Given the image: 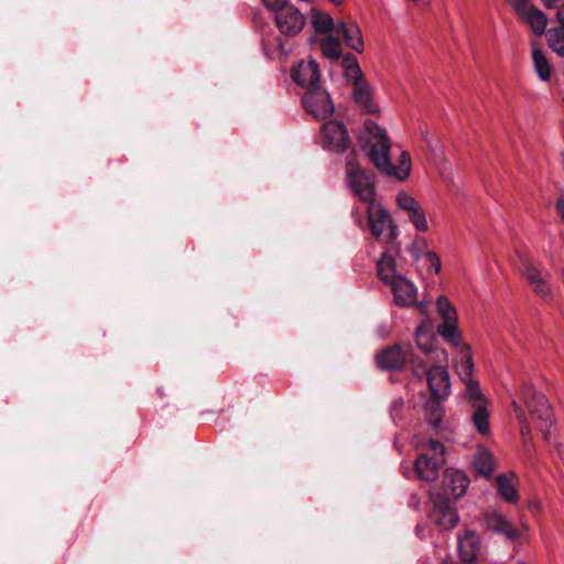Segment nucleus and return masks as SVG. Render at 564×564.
Instances as JSON below:
<instances>
[{
	"label": "nucleus",
	"instance_id": "20e7f679",
	"mask_svg": "<svg viewBox=\"0 0 564 564\" xmlns=\"http://www.w3.org/2000/svg\"><path fill=\"white\" fill-rule=\"evenodd\" d=\"M521 397L531 417L539 422V430L542 432L543 437L545 441L551 442L553 413L545 395L534 390L532 386L523 384L521 388Z\"/></svg>",
	"mask_w": 564,
	"mask_h": 564
},
{
	"label": "nucleus",
	"instance_id": "49530a36",
	"mask_svg": "<svg viewBox=\"0 0 564 564\" xmlns=\"http://www.w3.org/2000/svg\"><path fill=\"white\" fill-rule=\"evenodd\" d=\"M401 405H402V401L401 400H398V401L393 402V409L394 408H400Z\"/></svg>",
	"mask_w": 564,
	"mask_h": 564
},
{
	"label": "nucleus",
	"instance_id": "c03bdc74",
	"mask_svg": "<svg viewBox=\"0 0 564 564\" xmlns=\"http://www.w3.org/2000/svg\"><path fill=\"white\" fill-rule=\"evenodd\" d=\"M328 1L335 6H341L346 0H328Z\"/></svg>",
	"mask_w": 564,
	"mask_h": 564
},
{
	"label": "nucleus",
	"instance_id": "bb28decb",
	"mask_svg": "<svg viewBox=\"0 0 564 564\" xmlns=\"http://www.w3.org/2000/svg\"><path fill=\"white\" fill-rule=\"evenodd\" d=\"M532 59L539 78L542 82H549L552 75V67L543 51L534 45L532 46Z\"/></svg>",
	"mask_w": 564,
	"mask_h": 564
},
{
	"label": "nucleus",
	"instance_id": "c756f323",
	"mask_svg": "<svg viewBox=\"0 0 564 564\" xmlns=\"http://www.w3.org/2000/svg\"><path fill=\"white\" fill-rule=\"evenodd\" d=\"M473 410L471 421L477 432L481 435H488L490 432L488 404L473 408Z\"/></svg>",
	"mask_w": 564,
	"mask_h": 564
},
{
	"label": "nucleus",
	"instance_id": "b1692460",
	"mask_svg": "<svg viewBox=\"0 0 564 564\" xmlns=\"http://www.w3.org/2000/svg\"><path fill=\"white\" fill-rule=\"evenodd\" d=\"M440 400L433 397L424 406L425 420L436 431L444 429L443 416L445 410Z\"/></svg>",
	"mask_w": 564,
	"mask_h": 564
},
{
	"label": "nucleus",
	"instance_id": "9d476101",
	"mask_svg": "<svg viewBox=\"0 0 564 564\" xmlns=\"http://www.w3.org/2000/svg\"><path fill=\"white\" fill-rule=\"evenodd\" d=\"M484 522L486 528L496 533L503 535L509 541L521 539L527 532V527L516 528L510 520L499 510L491 509L484 513Z\"/></svg>",
	"mask_w": 564,
	"mask_h": 564
},
{
	"label": "nucleus",
	"instance_id": "f704fd0d",
	"mask_svg": "<svg viewBox=\"0 0 564 564\" xmlns=\"http://www.w3.org/2000/svg\"><path fill=\"white\" fill-rule=\"evenodd\" d=\"M437 308L443 318V322L457 321V313L455 307L449 303L447 297L440 296L437 299Z\"/></svg>",
	"mask_w": 564,
	"mask_h": 564
},
{
	"label": "nucleus",
	"instance_id": "9b49d317",
	"mask_svg": "<svg viewBox=\"0 0 564 564\" xmlns=\"http://www.w3.org/2000/svg\"><path fill=\"white\" fill-rule=\"evenodd\" d=\"M274 20L280 32L286 36L299 34L306 24L304 14L290 3L278 9Z\"/></svg>",
	"mask_w": 564,
	"mask_h": 564
},
{
	"label": "nucleus",
	"instance_id": "2eb2a0df",
	"mask_svg": "<svg viewBox=\"0 0 564 564\" xmlns=\"http://www.w3.org/2000/svg\"><path fill=\"white\" fill-rule=\"evenodd\" d=\"M415 359H419V356L408 355L400 346L394 345L381 350L376 357V362L381 369L399 370L406 361L412 365Z\"/></svg>",
	"mask_w": 564,
	"mask_h": 564
},
{
	"label": "nucleus",
	"instance_id": "09e8293b",
	"mask_svg": "<svg viewBox=\"0 0 564 564\" xmlns=\"http://www.w3.org/2000/svg\"><path fill=\"white\" fill-rule=\"evenodd\" d=\"M442 564H454V562L452 560H449V561H444Z\"/></svg>",
	"mask_w": 564,
	"mask_h": 564
},
{
	"label": "nucleus",
	"instance_id": "f03ea898",
	"mask_svg": "<svg viewBox=\"0 0 564 564\" xmlns=\"http://www.w3.org/2000/svg\"><path fill=\"white\" fill-rule=\"evenodd\" d=\"M358 144L373 166L382 174L404 181L411 173L412 162L408 151H402L398 165L390 161L391 140L387 130L371 119L364 122Z\"/></svg>",
	"mask_w": 564,
	"mask_h": 564
},
{
	"label": "nucleus",
	"instance_id": "4be33fe9",
	"mask_svg": "<svg viewBox=\"0 0 564 564\" xmlns=\"http://www.w3.org/2000/svg\"><path fill=\"white\" fill-rule=\"evenodd\" d=\"M455 368L462 381L473 379L475 366L469 345L464 344L458 348Z\"/></svg>",
	"mask_w": 564,
	"mask_h": 564
},
{
	"label": "nucleus",
	"instance_id": "8fccbe9b",
	"mask_svg": "<svg viewBox=\"0 0 564 564\" xmlns=\"http://www.w3.org/2000/svg\"><path fill=\"white\" fill-rule=\"evenodd\" d=\"M465 564H478V563H476V561H475V562H471V563H465Z\"/></svg>",
	"mask_w": 564,
	"mask_h": 564
},
{
	"label": "nucleus",
	"instance_id": "4468645a",
	"mask_svg": "<svg viewBox=\"0 0 564 564\" xmlns=\"http://www.w3.org/2000/svg\"><path fill=\"white\" fill-rule=\"evenodd\" d=\"M395 200L398 207L406 214L409 220L417 231L426 232L430 229L426 214L419 200L406 192H400Z\"/></svg>",
	"mask_w": 564,
	"mask_h": 564
},
{
	"label": "nucleus",
	"instance_id": "473e14b6",
	"mask_svg": "<svg viewBox=\"0 0 564 564\" xmlns=\"http://www.w3.org/2000/svg\"><path fill=\"white\" fill-rule=\"evenodd\" d=\"M550 47L560 56L564 57V29L552 28L547 33Z\"/></svg>",
	"mask_w": 564,
	"mask_h": 564
},
{
	"label": "nucleus",
	"instance_id": "c9c22d12",
	"mask_svg": "<svg viewBox=\"0 0 564 564\" xmlns=\"http://www.w3.org/2000/svg\"><path fill=\"white\" fill-rule=\"evenodd\" d=\"M426 246H427V241L425 238L416 237L409 248V251H410L411 256L413 257V259L419 261L421 259V256L426 252V251H424Z\"/></svg>",
	"mask_w": 564,
	"mask_h": 564
},
{
	"label": "nucleus",
	"instance_id": "393cba45",
	"mask_svg": "<svg viewBox=\"0 0 564 564\" xmlns=\"http://www.w3.org/2000/svg\"><path fill=\"white\" fill-rule=\"evenodd\" d=\"M466 388L464 391V399L470 405V408H479L485 404H489L487 398L482 394L478 381L474 379L465 380Z\"/></svg>",
	"mask_w": 564,
	"mask_h": 564
},
{
	"label": "nucleus",
	"instance_id": "6ab92c4d",
	"mask_svg": "<svg viewBox=\"0 0 564 564\" xmlns=\"http://www.w3.org/2000/svg\"><path fill=\"white\" fill-rule=\"evenodd\" d=\"M481 550V540L475 530H465L458 535V554L464 563L475 562Z\"/></svg>",
	"mask_w": 564,
	"mask_h": 564
},
{
	"label": "nucleus",
	"instance_id": "f257e3e1",
	"mask_svg": "<svg viewBox=\"0 0 564 564\" xmlns=\"http://www.w3.org/2000/svg\"><path fill=\"white\" fill-rule=\"evenodd\" d=\"M432 330L430 321H423L415 330L416 345L424 357L412 361V372L419 380L426 378L434 398L446 399L451 393V378L446 366L448 355L444 349L433 348Z\"/></svg>",
	"mask_w": 564,
	"mask_h": 564
},
{
	"label": "nucleus",
	"instance_id": "a211bd4d",
	"mask_svg": "<svg viewBox=\"0 0 564 564\" xmlns=\"http://www.w3.org/2000/svg\"><path fill=\"white\" fill-rule=\"evenodd\" d=\"M292 78L306 89L319 85V68L313 58L301 61L292 68Z\"/></svg>",
	"mask_w": 564,
	"mask_h": 564
},
{
	"label": "nucleus",
	"instance_id": "412c9836",
	"mask_svg": "<svg viewBox=\"0 0 564 564\" xmlns=\"http://www.w3.org/2000/svg\"><path fill=\"white\" fill-rule=\"evenodd\" d=\"M337 33L341 34L345 43L351 50L360 53L364 50V40L361 35V31L357 23L355 22H339L337 28Z\"/></svg>",
	"mask_w": 564,
	"mask_h": 564
},
{
	"label": "nucleus",
	"instance_id": "79ce46f5",
	"mask_svg": "<svg viewBox=\"0 0 564 564\" xmlns=\"http://www.w3.org/2000/svg\"><path fill=\"white\" fill-rule=\"evenodd\" d=\"M507 2H509L512 8L516 7V4H523V3H529L531 2V0H506Z\"/></svg>",
	"mask_w": 564,
	"mask_h": 564
},
{
	"label": "nucleus",
	"instance_id": "2f4dec72",
	"mask_svg": "<svg viewBox=\"0 0 564 564\" xmlns=\"http://www.w3.org/2000/svg\"><path fill=\"white\" fill-rule=\"evenodd\" d=\"M321 51L325 57L338 59L341 55V44L337 39L328 35L321 41Z\"/></svg>",
	"mask_w": 564,
	"mask_h": 564
},
{
	"label": "nucleus",
	"instance_id": "ea45409f",
	"mask_svg": "<svg viewBox=\"0 0 564 564\" xmlns=\"http://www.w3.org/2000/svg\"><path fill=\"white\" fill-rule=\"evenodd\" d=\"M542 1H543V4L547 9H554V8H557L558 3L562 2L563 0H542Z\"/></svg>",
	"mask_w": 564,
	"mask_h": 564
},
{
	"label": "nucleus",
	"instance_id": "7ed1b4c3",
	"mask_svg": "<svg viewBox=\"0 0 564 564\" xmlns=\"http://www.w3.org/2000/svg\"><path fill=\"white\" fill-rule=\"evenodd\" d=\"M377 270L379 279L382 283L390 288L393 294V301L402 307H411L416 305L421 312L425 311V304L417 302V288L408 278L397 273L395 259L388 251L383 252L377 261Z\"/></svg>",
	"mask_w": 564,
	"mask_h": 564
},
{
	"label": "nucleus",
	"instance_id": "e433bc0d",
	"mask_svg": "<svg viewBox=\"0 0 564 564\" xmlns=\"http://www.w3.org/2000/svg\"><path fill=\"white\" fill-rule=\"evenodd\" d=\"M427 447L435 455L434 458L443 459L445 447L441 442L436 440H430L427 443Z\"/></svg>",
	"mask_w": 564,
	"mask_h": 564
},
{
	"label": "nucleus",
	"instance_id": "dca6fc26",
	"mask_svg": "<svg viewBox=\"0 0 564 564\" xmlns=\"http://www.w3.org/2000/svg\"><path fill=\"white\" fill-rule=\"evenodd\" d=\"M513 10L521 22L528 24L534 34L542 35L544 33L547 25V17L541 10L533 7L531 2L516 4Z\"/></svg>",
	"mask_w": 564,
	"mask_h": 564
},
{
	"label": "nucleus",
	"instance_id": "de8ad7c7",
	"mask_svg": "<svg viewBox=\"0 0 564 564\" xmlns=\"http://www.w3.org/2000/svg\"><path fill=\"white\" fill-rule=\"evenodd\" d=\"M356 223H357L358 225H361V218H360L359 216H356Z\"/></svg>",
	"mask_w": 564,
	"mask_h": 564
},
{
	"label": "nucleus",
	"instance_id": "f3484780",
	"mask_svg": "<svg viewBox=\"0 0 564 564\" xmlns=\"http://www.w3.org/2000/svg\"><path fill=\"white\" fill-rule=\"evenodd\" d=\"M469 486V479L467 475L458 469H448L444 474L443 478V498H462Z\"/></svg>",
	"mask_w": 564,
	"mask_h": 564
},
{
	"label": "nucleus",
	"instance_id": "a878e982",
	"mask_svg": "<svg viewBox=\"0 0 564 564\" xmlns=\"http://www.w3.org/2000/svg\"><path fill=\"white\" fill-rule=\"evenodd\" d=\"M473 467L478 475L489 476L494 471V456L486 448H479L473 459Z\"/></svg>",
	"mask_w": 564,
	"mask_h": 564
},
{
	"label": "nucleus",
	"instance_id": "ddd939ff",
	"mask_svg": "<svg viewBox=\"0 0 564 564\" xmlns=\"http://www.w3.org/2000/svg\"><path fill=\"white\" fill-rule=\"evenodd\" d=\"M350 73L355 76L352 99L355 104L367 113H376L379 111L378 106L372 100V91L368 82L364 78L360 67L356 64L350 68Z\"/></svg>",
	"mask_w": 564,
	"mask_h": 564
},
{
	"label": "nucleus",
	"instance_id": "4c0bfd02",
	"mask_svg": "<svg viewBox=\"0 0 564 564\" xmlns=\"http://www.w3.org/2000/svg\"><path fill=\"white\" fill-rule=\"evenodd\" d=\"M286 1L288 0H263L265 7L270 10H274L275 12L280 7L288 6L289 3H286Z\"/></svg>",
	"mask_w": 564,
	"mask_h": 564
},
{
	"label": "nucleus",
	"instance_id": "72a5a7b5",
	"mask_svg": "<svg viewBox=\"0 0 564 564\" xmlns=\"http://www.w3.org/2000/svg\"><path fill=\"white\" fill-rule=\"evenodd\" d=\"M419 261L423 262L429 274H438L442 264L440 257L434 251H426Z\"/></svg>",
	"mask_w": 564,
	"mask_h": 564
},
{
	"label": "nucleus",
	"instance_id": "0eeeda50",
	"mask_svg": "<svg viewBox=\"0 0 564 564\" xmlns=\"http://www.w3.org/2000/svg\"><path fill=\"white\" fill-rule=\"evenodd\" d=\"M367 215L370 232L376 238L382 237L386 230H388V243H392L398 238V227L393 224L391 215L380 204L375 200L368 203Z\"/></svg>",
	"mask_w": 564,
	"mask_h": 564
},
{
	"label": "nucleus",
	"instance_id": "a19ab883",
	"mask_svg": "<svg viewBox=\"0 0 564 564\" xmlns=\"http://www.w3.org/2000/svg\"><path fill=\"white\" fill-rule=\"evenodd\" d=\"M556 18L557 21L564 26V4L558 8Z\"/></svg>",
	"mask_w": 564,
	"mask_h": 564
},
{
	"label": "nucleus",
	"instance_id": "1a4fd4ad",
	"mask_svg": "<svg viewBox=\"0 0 564 564\" xmlns=\"http://www.w3.org/2000/svg\"><path fill=\"white\" fill-rule=\"evenodd\" d=\"M318 142L324 149L337 153L345 152L350 145L347 129L336 120L323 124Z\"/></svg>",
	"mask_w": 564,
	"mask_h": 564
},
{
	"label": "nucleus",
	"instance_id": "f8f14e48",
	"mask_svg": "<svg viewBox=\"0 0 564 564\" xmlns=\"http://www.w3.org/2000/svg\"><path fill=\"white\" fill-rule=\"evenodd\" d=\"M434 508L431 511L430 519L434 522L440 530H448L458 524L459 517L456 508L452 505L448 498L435 496L430 492Z\"/></svg>",
	"mask_w": 564,
	"mask_h": 564
},
{
	"label": "nucleus",
	"instance_id": "aec40b11",
	"mask_svg": "<svg viewBox=\"0 0 564 564\" xmlns=\"http://www.w3.org/2000/svg\"><path fill=\"white\" fill-rule=\"evenodd\" d=\"M443 462L444 459L432 458L426 454L420 455L415 460V471L417 477L424 481L436 480Z\"/></svg>",
	"mask_w": 564,
	"mask_h": 564
},
{
	"label": "nucleus",
	"instance_id": "c85d7f7f",
	"mask_svg": "<svg viewBox=\"0 0 564 564\" xmlns=\"http://www.w3.org/2000/svg\"><path fill=\"white\" fill-rule=\"evenodd\" d=\"M437 333L449 344L460 347L462 344V334L457 328V321H448L443 322L437 327Z\"/></svg>",
	"mask_w": 564,
	"mask_h": 564
},
{
	"label": "nucleus",
	"instance_id": "5701e85b",
	"mask_svg": "<svg viewBox=\"0 0 564 564\" xmlns=\"http://www.w3.org/2000/svg\"><path fill=\"white\" fill-rule=\"evenodd\" d=\"M517 476L499 475L496 479V488L499 496L508 503H516L519 500V492L516 481Z\"/></svg>",
	"mask_w": 564,
	"mask_h": 564
},
{
	"label": "nucleus",
	"instance_id": "423d86ee",
	"mask_svg": "<svg viewBox=\"0 0 564 564\" xmlns=\"http://www.w3.org/2000/svg\"><path fill=\"white\" fill-rule=\"evenodd\" d=\"M346 182L351 192L362 202L375 200L373 176L351 160L346 165Z\"/></svg>",
	"mask_w": 564,
	"mask_h": 564
},
{
	"label": "nucleus",
	"instance_id": "a18cd8bd",
	"mask_svg": "<svg viewBox=\"0 0 564 564\" xmlns=\"http://www.w3.org/2000/svg\"><path fill=\"white\" fill-rule=\"evenodd\" d=\"M278 45H279V48H280L281 53L288 54V51L284 48V46H283V44H282V42L280 40H279Z\"/></svg>",
	"mask_w": 564,
	"mask_h": 564
},
{
	"label": "nucleus",
	"instance_id": "6e6552de",
	"mask_svg": "<svg viewBox=\"0 0 564 564\" xmlns=\"http://www.w3.org/2000/svg\"><path fill=\"white\" fill-rule=\"evenodd\" d=\"M302 101L305 110L316 120L330 118L335 110L329 94L321 85L306 89Z\"/></svg>",
	"mask_w": 564,
	"mask_h": 564
},
{
	"label": "nucleus",
	"instance_id": "cd10ccee",
	"mask_svg": "<svg viewBox=\"0 0 564 564\" xmlns=\"http://www.w3.org/2000/svg\"><path fill=\"white\" fill-rule=\"evenodd\" d=\"M311 24L317 33H329L335 29L334 20L325 12L317 9H312Z\"/></svg>",
	"mask_w": 564,
	"mask_h": 564
},
{
	"label": "nucleus",
	"instance_id": "58836bf2",
	"mask_svg": "<svg viewBox=\"0 0 564 564\" xmlns=\"http://www.w3.org/2000/svg\"><path fill=\"white\" fill-rule=\"evenodd\" d=\"M556 212L564 221V197H560L556 202Z\"/></svg>",
	"mask_w": 564,
	"mask_h": 564
},
{
	"label": "nucleus",
	"instance_id": "39448f33",
	"mask_svg": "<svg viewBox=\"0 0 564 564\" xmlns=\"http://www.w3.org/2000/svg\"><path fill=\"white\" fill-rule=\"evenodd\" d=\"M519 271L536 296L545 303L553 301L554 292L550 283L551 274L549 271L542 270L529 258L521 259Z\"/></svg>",
	"mask_w": 564,
	"mask_h": 564
},
{
	"label": "nucleus",
	"instance_id": "7c9ffc66",
	"mask_svg": "<svg viewBox=\"0 0 564 564\" xmlns=\"http://www.w3.org/2000/svg\"><path fill=\"white\" fill-rule=\"evenodd\" d=\"M512 408L516 412L517 419L520 424V432H521V436L523 438L524 447H525L527 452H530L531 426H530L528 417L525 415V411L516 400L512 401Z\"/></svg>",
	"mask_w": 564,
	"mask_h": 564
},
{
	"label": "nucleus",
	"instance_id": "37998d69",
	"mask_svg": "<svg viewBox=\"0 0 564 564\" xmlns=\"http://www.w3.org/2000/svg\"><path fill=\"white\" fill-rule=\"evenodd\" d=\"M416 535L420 538H425V534L423 532V528L421 527V524L416 525Z\"/></svg>",
	"mask_w": 564,
	"mask_h": 564
}]
</instances>
